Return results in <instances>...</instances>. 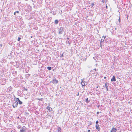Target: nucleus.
<instances>
[{"label": "nucleus", "instance_id": "obj_30", "mask_svg": "<svg viewBox=\"0 0 132 132\" xmlns=\"http://www.w3.org/2000/svg\"><path fill=\"white\" fill-rule=\"evenodd\" d=\"M99 113H100V112H98V111L97 112V114H99Z\"/></svg>", "mask_w": 132, "mask_h": 132}, {"label": "nucleus", "instance_id": "obj_21", "mask_svg": "<svg viewBox=\"0 0 132 132\" xmlns=\"http://www.w3.org/2000/svg\"><path fill=\"white\" fill-rule=\"evenodd\" d=\"M38 100H39L42 101L43 100V98H38Z\"/></svg>", "mask_w": 132, "mask_h": 132}, {"label": "nucleus", "instance_id": "obj_18", "mask_svg": "<svg viewBox=\"0 0 132 132\" xmlns=\"http://www.w3.org/2000/svg\"><path fill=\"white\" fill-rule=\"evenodd\" d=\"M21 128V126L20 125H19L17 127V128L18 129H20Z\"/></svg>", "mask_w": 132, "mask_h": 132}, {"label": "nucleus", "instance_id": "obj_14", "mask_svg": "<svg viewBox=\"0 0 132 132\" xmlns=\"http://www.w3.org/2000/svg\"><path fill=\"white\" fill-rule=\"evenodd\" d=\"M18 102H19V103L20 104H22V101H20V100L18 101Z\"/></svg>", "mask_w": 132, "mask_h": 132}, {"label": "nucleus", "instance_id": "obj_31", "mask_svg": "<svg viewBox=\"0 0 132 132\" xmlns=\"http://www.w3.org/2000/svg\"><path fill=\"white\" fill-rule=\"evenodd\" d=\"M87 132H90V130H88Z\"/></svg>", "mask_w": 132, "mask_h": 132}, {"label": "nucleus", "instance_id": "obj_10", "mask_svg": "<svg viewBox=\"0 0 132 132\" xmlns=\"http://www.w3.org/2000/svg\"><path fill=\"white\" fill-rule=\"evenodd\" d=\"M47 109H48V110H49L50 111H52V108L50 107L47 106Z\"/></svg>", "mask_w": 132, "mask_h": 132}, {"label": "nucleus", "instance_id": "obj_34", "mask_svg": "<svg viewBox=\"0 0 132 132\" xmlns=\"http://www.w3.org/2000/svg\"><path fill=\"white\" fill-rule=\"evenodd\" d=\"M67 39L68 40H69L70 39V38H67Z\"/></svg>", "mask_w": 132, "mask_h": 132}, {"label": "nucleus", "instance_id": "obj_13", "mask_svg": "<svg viewBox=\"0 0 132 132\" xmlns=\"http://www.w3.org/2000/svg\"><path fill=\"white\" fill-rule=\"evenodd\" d=\"M58 23V20H56L55 21V23L56 24H57Z\"/></svg>", "mask_w": 132, "mask_h": 132}, {"label": "nucleus", "instance_id": "obj_39", "mask_svg": "<svg viewBox=\"0 0 132 132\" xmlns=\"http://www.w3.org/2000/svg\"><path fill=\"white\" fill-rule=\"evenodd\" d=\"M106 77H104V78L105 79H106Z\"/></svg>", "mask_w": 132, "mask_h": 132}, {"label": "nucleus", "instance_id": "obj_44", "mask_svg": "<svg viewBox=\"0 0 132 132\" xmlns=\"http://www.w3.org/2000/svg\"><path fill=\"white\" fill-rule=\"evenodd\" d=\"M98 86H97V87H96V88H98Z\"/></svg>", "mask_w": 132, "mask_h": 132}, {"label": "nucleus", "instance_id": "obj_23", "mask_svg": "<svg viewBox=\"0 0 132 132\" xmlns=\"http://www.w3.org/2000/svg\"><path fill=\"white\" fill-rule=\"evenodd\" d=\"M102 43H100V46L101 48H102Z\"/></svg>", "mask_w": 132, "mask_h": 132}, {"label": "nucleus", "instance_id": "obj_40", "mask_svg": "<svg viewBox=\"0 0 132 132\" xmlns=\"http://www.w3.org/2000/svg\"><path fill=\"white\" fill-rule=\"evenodd\" d=\"M106 89L107 90H108V87H106Z\"/></svg>", "mask_w": 132, "mask_h": 132}, {"label": "nucleus", "instance_id": "obj_7", "mask_svg": "<svg viewBox=\"0 0 132 132\" xmlns=\"http://www.w3.org/2000/svg\"><path fill=\"white\" fill-rule=\"evenodd\" d=\"M111 81H116V79L115 76H113L111 79Z\"/></svg>", "mask_w": 132, "mask_h": 132}, {"label": "nucleus", "instance_id": "obj_12", "mask_svg": "<svg viewBox=\"0 0 132 132\" xmlns=\"http://www.w3.org/2000/svg\"><path fill=\"white\" fill-rule=\"evenodd\" d=\"M14 99L16 100L15 102H17L19 100V99L18 98L15 97Z\"/></svg>", "mask_w": 132, "mask_h": 132}, {"label": "nucleus", "instance_id": "obj_33", "mask_svg": "<svg viewBox=\"0 0 132 132\" xmlns=\"http://www.w3.org/2000/svg\"><path fill=\"white\" fill-rule=\"evenodd\" d=\"M68 43L69 44H70V43L69 42V41L68 42Z\"/></svg>", "mask_w": 132, "mask_h": 132}, {"label": "nucleus", "instance_id": "obj_26", "mask_svg": "<svg viewBox=\"0 0 132 132\" xmlns=\"http://www.w3.org/2000/svg\"><path fill=\"white\" fill-rule=\"evenodd\" d=\"M98 123V120L96 122V125H97V124Z\"/></svg>", "mask_w": 132, "mask_h": 132}, {"label": "nucleus", "instance_id": "obj_15", "mask_svg": "<svg viewBox=\"0 0 132 132\" xmlns=\"http://www.w3.org/2000/svg\"><path fill=\"white\" fill-rule=\"evenodd\" d=\"M51 67H47V69L49 70H51Z\"/></svg>", "mask_w": 132, "mask_h": 132}, {"label": "nucleus", "instance_id": "obj_2", "mask_svg": "<svg viewBox=\"0 0 132 132\" xmlns=\"http://www.w3.org/2000/svg\"><path fill=\"white\" fill-rule=\"evenodd\" d=\"M27 129V128L25 126H23L21 128L20 130V132H26Z\"/></svg>", "mask_w": 132, "mask_h": 132}, {"label": "nucleus", "instance_id": "obj_35", "mask_svg": "<svg viewBox=\"0 0 132 132\" xmlns=\"http://www.w3.org/2000/svg\"><path fill=\"white\" fill-rule=\"evenodd\" d=\"M79 95V93L78 92V94L77 95L78 96Z\"/></svg>", "mask_w": 132, "mask_h": 132}, {"label": "nucleus", "instance_id": "obj_3", "mask_svg": "<svg viewBox=\"0 0 132 132\" xmlns=\"http://www.w3.org/2000/svg\"><path fill=\"white\" fill-rule=\"evenodd\" d=\"M81 84L82 85V87H83V86H84L86 85L87 84V83L85 81H83L81 82Z\"/></svg>", "mask_w": 132, "mask_h": 132}, {"label": "nucleus", "instance_id": "obj_27", "mask_svg": "<svg viewBox=\"0 0 132 132\" xmlns=\"http://www.w3.org/2000/svg\"><path fill=\"white\" fill-rule=\"evenodd\" d=\"M118 20H119V22H120V17H119V18L118 19Z\"/></svg>", "mask_w": 132, "mask_h": 132}, {"label": "nucleus", "instance_id": "obj_9", "mask_svg": "<svg viewBox=\"0 0 132 132\" xmlns=\"http://www.w3.org/2000/svg\"><path fill=\"white\" fill-rule=\"evenodd\" d=\"M7 90L8 92H10L12 90V88L11 87H9L7 89Z\"/></svg>", "mask_w": 132, "mask_h": 132}, {"label": "nucleus", "instance_id": "obj_6", "mask_svg": "<svg viewBox=\"0 0 132 132\" xmlns=\"http://www.w3.org/2000/svg\"><path fill=\"white\" fill-rule=\"evenodd\" d=\"M96 129L98 130V131H100V128L99 127V125L98 124L96 125L95 126Z\"/></svg>", "mask_w": 132, "mask_h": 132}, {"label": "nucleus", "instance_id": "obj_17", "mask_svg": "<svg viewBox=\"0 0 132 132\" xmlns=\"http://www.w3.org/2000/svg\"><path fill=\"white\" fill-rule=\"evenodd\" d=\"M108 83H106L105 85V86L106 87H108Z\"/></svg>", "mask_w": 132, "mask_h": 132}, {"label": "nucleus", "instance_id": "obj_42", "mask_svg": "<svg viewBox=\"0 0 132 132\" xmlns=\"http://www.w3.org/2000/svg\"><path fill=\"white\" fill-rule=\"evenodd\" d=\"M84 81V80H82V79L81 80V81Z\"/></svg>", "mask_w": 132, "mask_h": 132}, {"label": "nucleus", "instance_id": "obj_22", "mask_svg": "<svg viewBox=\"0 0 132 132\" xmlns=\"http://www.w3.org/2000/svg\"><path fill=\"white\" fill-rule=\"evenodd\" d=\"M92 124V123L91 122H89V124L90 125H91Z\"/></svg>", "mask_w": 132, "mask_h": 132}, {"label": "nucleus", "instance_id": "obj_20", "mask_svg": "<svg viewBox=\"0 0 132 132\" xmlns=\"http://www.w3.org/2000/svg\"><path fill=\"white\" fill-rule=\"evenodd\" d=\"M89 101H88V98H87L86 100V102L87 103H88Z\"/></svg>", "mask_w": 132, "mask_h": 132}, {"label": "nucleus", "instance_id": "obj_4", "mask_svg": "<svg viewBox=\"0 0 132 132\" xmlns=\"http://www.w3.org/2000/svg\"><path fill=\"white\" fill-rule=\"evenodd\" d=\"M52 82L54 84H56L58 82V81L55 78L53 79Z\"/></svg>", "mask_w": 132, "mask_h": 132}, {"label": "nucleus", "instance_id": "obj_8", "mask_svg": "<svg viewBox=\"0 0 132 132\" xmlns=\"http://www.w3.org/2000/svg\"><path fill=\"white\" fill-rule=\"evenodd\" d=\"M117 130L116 128H113L111 130L110 132H116Z\"/></svg>", "mask_w": 132, "mask_h": 132}, {"label": "nucleus", "instance_id": "obj_37", "mask_svg": "<svg viewBox=\"0 0 132 132\" xmlns=\"http://www.w3.org/2000/svg\"><path fill=\"white\" fill-rule=\"evenodd\" d=\"M106 9H107L108 8V6L106 5Z\"/></svg>", "mask_w": 132, "mask_h": 132}, {"label": "nucleus", "instance_id": "obj_32", "mask_svg": "<svg viewBox=\"0 0 132 132\" xmlns=\"http://www.w3.org/2000/svg\"><path fill=\"white\" fill-rule=\"evenodd\" d=\"M102 37H104V39L105 38V37L104 36H103Z\"/></svg>", "mask_w": 132, "mask_h": 132}, {"label": "nucleus", "instance_id": "obj_11", "mask_svg": "<svg viewBox=\"0 0 132 132\" xmlns=\"http://www.w3.org/2000/svg\"><path fill=\"white\" fill-rule=\"evenodd\" d=\"M57 132H61V129L60 127H59L57 129Z\"/></svg>", "mask_w": 132, "mask_h": 132}, {"label": "nucleus", "instance_id": "obj_36", "mask_svg": "<svg viewBox=\"0 0 132 132\" xmlns=\"http://www.w3.org/2000/svg\"><path fill=\"white\" fill-rule=\"evenodd\" d=\"M16 13L15 12H14V15H15V14Z\"/></svg>", "mask_w": 132, "mask_h": 132}, {"label": "nucleus", "instance_id": "obj_24", "mask_svg": "<svg viewBox=\"0 0 132 132\" xmlns=\"http://www.w3.org/2000/svg\"><path fill=\"white\" fill-rule=\"evenodd\" d=\"M21 39V38H20L18 37V41H19Z\"/></svg>", "mask_w": 132, "mask_h": 132}, {"label": "nucleus", "instance_id": "obj_5", "mask_svg": "<svg viewBox=\"0 0 132 132\" xmlns=\"http://www.w3.org/2000/svg\"><path fill=\"white\" fill-rule=\"evenodd\" d=\"M18 102H14L12 105L13 108H15L17 107L18 106Z\"/></svg>", "mask_w": 132, "mask_h": 132}, {"label": "nucleus", "instance_id": "obj_38", "mask_svg": "<svg viewBox=\"0 0 132 132\" xmlns=\"http://www.w3.org/2000/svg\"><path fill=\"white\" fill-rule=\"evenodd\" d=\"M94 70H95V71H96V68L94 69Z\"/></svg>", "mask_w": 132, "mask_h": 132}, {"label": "nucleus", "instance_id": "obj_1", "mask_svg": "<svg viewBox=\"0 0 132 132\" xmlns=\"http://www.w3.org/2000/svg\"><path fill=\"white\" fill-rule=\"evenodd\" d=\"M58 31L59 32V34H62L64 31L63 28L62 27H60V28L59 29Z\"/></svg>", "mask_w": 132, "mask_h": 132}, {"label": "nucleus", "instance_id": "obj_41", "mask_svg": "<svg viewBox=\"0 0 132 132\" xmlns=\"http://www.w3.org/2000/svg\"><path fill=\"white\" fill-rule=\"evenodd\" d=\"M25 90L27 91V89H25Z\"/></svg>", "mask_w": 132, "mask_h": 132}, {"label": "nucleus", "instance_id": "obj_43", "mask_svg": "<svg viewBox=\"0 0 132 132\" xmlns=\"http://www.w3.org/2000/svg\"><path fill=\"white\" fill-rule=\"evenodd\" d=\"M0 46H2V44H0Z\"/></svg>", "mask_w": 132, "mask_h": 132}, {"label": "nucleus", "instance_id": "obj_19", "mask_svg": "<svg viewBox=\"0 0 132 132\" xmlns=\"http://www.w3.org/2000/svg\"><path fill=\"white\" fill-rule=\"evenodd\" d=\"M104 39H101V42H100V43H103L104 41Z\"/></svg>", "mask_w": 132, "mask_h": 132}, {"label": "nucleus", "instance_id": "obj_28", "mask_svg": "<svg viewBox=\"0 0 132 132\" xmlns=\"http://www.w3.org/2000/svg\"><path fill=\"white\" fill-rule=\"evenodd\" d=\"M105 0H102V2L103 3H104L105 2Z\"/></svg>", "mask_w": 132, "mask_h": 132}, {"label": "nucleus", "instance_id": "obj_16", "mask_svg": "<svg viewBox=\"0 0 132 132\" xmlns=\"http://www.w3.org/2000/svg\"><path fill=\"white\" fill-rule=\"evenodd\" d=\"M94 5V3H92L91 4V7H93V6Z\"/></svg>", "mask_w": 132, "mask_h": 132}, {"label": "nucleus", "instance_id": "obj_29", "mask_svg": "<svg viewBox=\"0 0 132 132\" xmlns=\"http://www.w3.org/2000/svg\"><path fill=\"white\" fill-rule=\"evenodd\" d=\"M15 12H16V13H17V14H18L19 13V12L18 11H16Z\"/></svg>", "mask_w": 132, "mask_h": 132}, {"label": "nucleus", "instance_id": "obj_25", "mask_svg": "<svg viewBox=\"0 0 132 132\" xmlns=\"http://www.w3.org/2000/svg\"><path fill=\"white\" fill-rule=\"evenodd\" d=\"M63 53L61 55L60 57H63Z\"/></svg>", "mask_w": 132, "mask_h": 132}]
</instances>
